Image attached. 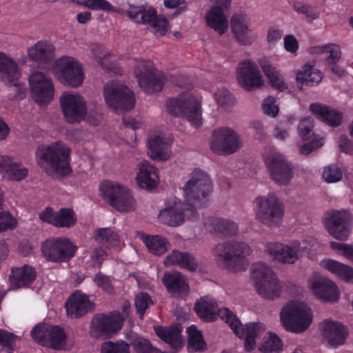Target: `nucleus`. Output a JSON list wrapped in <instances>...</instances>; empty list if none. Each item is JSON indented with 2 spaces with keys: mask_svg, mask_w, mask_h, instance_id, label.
Returning <instances> with one entry per match:
<instances>
[{
  "mask_svg": "<svg viewBox=\"0 0 353 353\" xmlns=\"http://www.w3.org/2000/svg\"><path fill=\"white\" fill-rule=\"evenodd\" d=\"M215 262L222 268L236 273L245 271L252 252L250 245L242 241H228L217 243L212 250Z\"/></svg>",
  "mask_w": 353,
  "mask_h": 353,
  "instance_id": "nucleus-1",
  "label": "nucleus"
},
{
  "mask_svg": "<svg viewBox=\"0 0 353 353\" xmlns=\"http://www.w3.org/2000/svg\"><path fill=\"white\" fill-rule=\"evenodd\" d=\"M70 148L62 142L39 147L36 155L38 163L50 175L65 176L71 172L69 165Z\"/></svg>",
  "mask_w": 353,
  "mask_h": 353,
  "instance_id": "nucleus-2",
  "label": "nucleus"
},
{
  "mask_svg": "<svg viewBox=\"0 0 353 353\" xmlns=\"http://www.w3.org/2000/svg\"><path fill=\"white\" fill-rule=\"evenodd\" d=\"M251 279L257 293L268 300L279 298L290 285V283L279 281L273 270L262 262L252 265Z\"/></svg>",
  "mask_w": 353,
  "mask_h": 353,
  "instance_id": "nucleus-3",
  "label": "nucleus"
},
{
  "mask_svg": "<svg viewBox=\"0 0 353 353\" xmlns=\"http://www.w3.org/2000/svg\"><path fill=\"white\" fill-rule=\"evenodd\" d=\"M280 319L286 330L301 333L307 330L312 324L313 314L311 308L304 301L292 300L282 307Z\"/></svg>",
  "mask_w": 353,
  "mask_h": 353,
  "instance_id": "nucleus-4",
  "label": "nucleus"
},
{
  "mask_svg": "<svg viewBox=\"0 0 353 353\" xmlns=\"http://www.w3.org/2000/svg\"><path fill=\"white\" fill-rule=\"evenodd\" d=\"M315 243L314 240L310 241L295 240L288 243L271 241L265 244L264 250L272 260L281 264L292 265L307 254Z\"/></svg>",
  "mask_w": 353,
  "mask_h": 353,
  "instance_id": "nucleus-5",
  "label": "nucleus"
},
{
  "mask_svg": "<svg viewBox=\"0 0 353 353\" xmlns=\"http://www.w3.org/2000/svg\"><path fill=\"white\" fill-rule=\"evenodd\" d=\"M167 111L187 119L195 128L202 124L201 102L190 92H183L166 101Z\"/></svg>",
  "mask_w": 353,
  "mask_h": 353,
  "instance_id": "nucleus-6",
  "label": "nucleus"
},
{
  "mask_svg": "<svg viewBox=\"0 0 353 353\" xmlns=\"http://www.w3.org/2000/svg\"><path fill=\"white\" fill-rule=\"evenodd\" d=\"M100 190L103 198L117 211L128 213L136 210V200L128 187L105 181L101 184Z\"/></svg>",
  "mask_w": 353,
  "mask_h": 353,
  "instance_id": "nucleus-7",
  "label": "nucleus"
},
{
  "mask_svg": "<svg viewBox=\"0 0 353 353\" xmlns=\"http://www.w3.org/2000/svg\"><path fill=\"white\" fill-rule=\"evenodd\" d=\"M263 159L270 179L279 185H288L294 177L293 166L287 158L274 148H267Z\"/></svg>",
  "mask_w": 353,
  "mask_h": 353,
  "instance_id": "nucleus-8",
  "label": "nucleus"
},
{
  "mask_svg": "<svg viewBox=\"0 0 353 353\" xmlns=\"http://www.w3.org/2000/svg\"><path fill=\"white\" fill-rule=\"evenodd\" d=\"M212 190L209 176L200 170H195L183 186L185 200L194 209L204 203Z\"/></svg>",
  "mask_w": 353,
  "mask_h": 353,
  "instance_id": "nucleus-9",
  "label": "nucleus"
},
{
  "mask_svg": "<svg viewBox=\"0 0 353 353\" xmlns=\"http://www.w3.org/2000/svg\"><path fill=\"white\" fill-rule=\"evenodd\" d=\"M255 217L268 227H278L283 220L284 211L274 194L258 196L253 201Z\"/></svg>",
  "mask_w": 353,
  "mask_h": 353,
  "instance_id": "nucleus-10",
  "label": "nucleus"
},
{
  "mask_svg": "<svg viewBox=\"0 0 353 353\" xmlns=\"http://www.w3.org/2000/svg\"><path fill=\"white\" fill-rule=\"evenodd\" d=\"M195 311L198 316L206 321H212L219 316L229 324L236 335L242 336L238 330L239 320L226 307L218 308L216 301L211 296H204L195 303Z\"/></svg>",
  "mask_w": 353,
  "mask_h": 353,
  "instance_id": "nucleus-11",
  "label": "nucleus"
},
{
  "mask_svg": "<svg viewBox=\"0 0 353 353\" xmlns=\"http://www.w3.org/2000/svg\"><path fill=\"white\" fill-rule=\"evenodd\" d=\"M52 72L61 83L72 88L80 86L84 80L82 65L72 57L63 56L57 59Z\"/></svg>",
  "mask_w": 353,
  "mask_h": 353,
  "instance_id": "nucleus-12",
  "label": "nucleus"
},
{
  "mask_svg": "<svg viewBox=\"0 0 353 353\" xmlns=\"http://www.w3.org/2000/svg\"><path fill=\"white\" fill-rule=\"evenodd\" d=\"M103 97L106 104L117 112L130 110L135 104L134 94L117 81L108 82L104 85Z\"/></svg>",
  "mask_w": 353,
  "mask_h": 353,
  "instance_id": "nucleus-13",
  "label": "nucleus"
},
{
  "mask_svg": "<svg viewBox=\"0 0 353 353\" xmlns=\"http://www.w3.org/2000/svg\"><path fill=\"white\" fill-rule=\"evenodd\" d=\"M196 216V210L186 201L174 199L162 209L158 215L159 221L165 225L176 227L182 224L186 219H193Z\"/></svg>",
  "mask_w": 353,
  "mask_h": 353,
  "instance_id": "nucleus-14",
  "label": "nucleus"
},
{
  "mask_svg": "<svg viewBox=\"0 0 353 353\" xmlns=\"http://www.w3.org/2000/svg\"><path fill=\"white\" fill-rule=\"evenodd\" d=\"M210 145V149L215 154L229 155L241 148L242 141L235 130L223 127L213 131Z\"/></svg>",
  "mask_w": 353,
  "mask_h": 353,
  "instance_id": "nucleus-15",
  "label": "nucleus"
},
{
  "mask_svg": "<svg viewBox=\"0 0 353 353\" xmlns=\"http://www.w3.org/2000/svg\"><path fill=\"white\" fill-rule=\"evenodd\" d=\"M352 223L351 213L345 209L331 210L325 213L324 224L328 233L339 241L347 239Z\"/></svg>",
  "mask_w": 353,
  "mask_h": 353,
  "instance_id": "nucleus-16",
  "label": "nucleus"
},
{
  "mask_svg": "<svg viewBox=\"0 0 353 353\" xmlns=\"http://www.w3.org/2000/svg\"><path fill=\"white\" fill-rule=\"evenodd\" d=\"M77 247L67 238H52L42 243L41 250L43 256L52 262H65L72 259Z\"/></svg>",
  "mask_w": 353,
  "mask_h": 353,
  "instance_id": "nucleus-17",
  "label": "nucleus"
},
{
  "mask_svg": "<svg viewBox=\"0 0 353 353\" xmlns=\"http://www.w3.org/2000/svg\"><path fill=\"white\" fill-rule=\"evenodd\" d=\"M134 67L139 85L145 92L154 93L163 89V78L150 61H136Z\"/></svg>",
  "mask_w": 353,
  "mask_h": 353,
  "instance_id": "nucleus-18",
  "label": "nucleus"
},
{
  "mask_svg": "<svg viewBox=\"0 0 353 353\" xmlns=\"http://www.w3.org/2000/svg\"><path fill=\"white\" fill-rule=\"evenodd\" d=\"M60 107L65 119L70 123H79L87 114L83 97L72 92H64L59 99Z\"/></svg>",
  "mask_w": 353,
  "mask_h": 353,
  "instance_id": "nucleus-19",
  "label": "nucleus"
},
{
  "mask_svg": "<svg viewBox=\"0 0 353 353\" xmlns=\"http://www.w3.org/2000/svg\"><path fill=\"white\" fill-rule=\"evenodd\" d=\"M236 77L239 84L248 91L259 88L264 84L263 77L258 65L251 60H245L238 64Z\"/></svg>",
  "mask_w": 353,
  "mask_h": 353,
  "instance_id": "nucleus-20",
  "label": "nucleus"
},
{
  "mask_svg": "<svg viewBox=\"0 0 353 353\" xmlns=\"http://www.w3.org/2000/svg\"><path fill=\"white\" fill-rule=\"evenodd\" d=\"M28 79L32 97L37 103H46L52 99L54 89L50 77L41 72L35 71Z\"/></svg>",
  "mask_w": 353,
  "mask_h": 353,
  "instance_id": "nucleus-21",
  "label": "nucleus"
},
{
  "mask_svg": "<svg viewBox=\"0 0 353 353\" xmlns=\"http://www.w3.org/2000/svg\"><path fill=\"white\" fill-rule=\"evenodd\" d=\"M128 15L137 23L148 24L150 30L157 37L163 36L168 31V21L158 17L154 9H132L128 12Z\"/></svg>",
  "mask_w": 353,
  "mask_h": 353,
  "instance_id": "nucleus-22",
  "label": "nucleus"
},
{
  "mask_svg": "<svg viewBox=\"0 0 353 353\" xmlns=\"http://www.w3.org/2000/svg\"><path fill=\"white\" fill-rule=\"evenodd\" d=\"M230 28L234 39L243 46L251 45L254 37L252 34L248 17L242 12L234 13L230 19Z\"/></svg>",
  "mask_w": 353,
  "mask_h": 353,
  "instance_id": "nucleus-23",
  "label": "nucleus"
},
{
  "mask_svg": "<svg viewBox=\"0 0 353 353\" xmlns=\"http://www.w3.org/2000/svg\"><path fill=\"white\" fill-rule=\"evenodd\" d=\"M310 288L313 294L325 302H336L340 292L334 281L322 276H315L310 280Z\"/></svg>",
  "mask_w": 353,
  "mask_h": 353,
  "instance_id": "nucleus-24",
  "label": "nucleus"
},
{
  "mask_svg": "<svg viewBox=\"0 0 353 353\" xmlns=\"http://www.w3.org/2000/svg\"><path fill=\"white\" fill-rule=\"evenodd\" d=\"M147 148L148 154L153 160L163 161L171 156L170 141L162 132L150 134Z\"/></svg>",
  "mask_w": 353,
  "mask_h": 353,
  "instance_id": "nucleus-25",
  "label": "nucleus"
},
{
  "mask_svg": "<svg viewBox=\"0 0 353 353\" xmlns=\"http://www.w3.org/2000/svg\"><path fill=\"white\" fill-rule=\"evenodd\" d=\"M28 170L10 155L0 154V175L8 181H21L26 178Z\"/></svg>",
  "mask_w": 353,
  "mask_h": 353,
  "instance_id": "nucleus-26",
  "label": "nucleus"
},
{
  "mask_svg": "<svg viewBox=\"0 0 353 353\" xmlns=\"http://www.w3.org/2000/svg\"><path fill=\"white\" fill-rule=\"evenodd\" d=\"M65 305L68 316L74 319L92 312L94 308V303L88 296L79 291L71 294Z\"/></svg>",
  "mask_w": 353,
  "mask_h": 353,
  "instance_id": "nucleus-27",
  "label": "nucleus"
},
{
  "mask_svg": "<svg viewBox=\"0 0 353 353\" xmlns=\"http://www.w3.org/2000/svg\"><path fill=\"white\" fill-rule=\"evenodd\" d=\"M124 318L119 312H112L108 315L99 314L92 320L93 328L106 335H112L121 330Z\"/></svg>",
  "mask_w": 353,
  "mask_h": 353,
  "instance_id": "nucleus-28",
  "label": "nucleus"
},
{
  "mask_svg": "<svg viewBox=\"0 0 353 353\" xmlns=\"http://www.w3.org/2000/svg\"><path fill=\"white\" fill-rule=\"evenodd\" d=\"M321 329L324 339L333 347L343 344L347 335V328L337 321L327 320L322 323Z\"/></svg>",
  "mask_w": 353,
  "mask_h": 353,
  "instance_id": "nucleus-29",
  "label": "nucleus"
},
{
  "mask_svg": "<svg viewBox=\"0 0 353 353\" xmlns=\"http://www.w3.org/2000/svg\"><path fill=\"white\" fill-rule=\"evenodd\" d=\"M162 282L168 292L174 296H186L190 290L187 278L179 272H165Z\"/></svg>",
  "mask_w": 353,
  "mask_h": 353,
  "instance_id": "nucleus-30",
  "label": "nucleus"
},
{
  "mask_svg": "<svg viewBox=\"0 0 353 353\" xmlns=\"http://www.w3.org/2000/svg\"><path fill=\"white\" fill-rule=\"evenodd\" d=\"M137 181L141 188L154 189L158 183L159 176L157 168L147 161L137 165Z\"/></svg>",
  "mask_w": 353,
  "mask_h": 353,
  "instance_id": "nucleus-31",
  "label": "nucleus"
},
{
  "mask_svg": "<svg viewBox=\"0 0 353 353\" xmlns=\"http://www.w3.org/2000/svg\"><path fill=\"white\" fill-rule=\"evenodd\" d=\"M319 265L345 283L353 284V268L331 259L322 260Z\"/></svg>",
  "mask_w": 353,
  "mask_h": 353,
  "instance_id": "nucleus-32",
  "label": "nucleus"
},
{
  "mask_svg": "<svg viewBox=\"0 0 353 353\" xmlns=\"http://www.w3.org/2000/svg\"><path fill=\"white\" fill-rule=\"evenodd\" d=\"M20 76L17 63L6 53L0 51V79L16 86Z\"/></svg>",
  "mask_w": 353,
  "mask_h": 353,
  "instance_id": "nucleus-33",
  "label": "nucleus"
},
{
  "mask_svg": "<svg viewBox=\"0 0 353 353\" xmlns=\"http://www.w3.org/2000/svg\"><path fill=\"white\" fill-rule=\"evenodd\" d=\"M207 230L223 236H232L238 232V226L232 221L219 218H208L204 223Z\"/></svg>",
  "mask_w": 353,
  "mask_h": 353,
  "instance_id": "nucleus-34",
  "label": "nucleus"
},
{
  "mask_svg": "<svg viewBox=\"0 0 353 353\" xmlns=\"http://www.w3.org/2000/svg\"><path fill=\"white\" fill-rule=\"evenodd\" d=\"M36 277L35 270L29 265L15 268L10 275V289H17L30 284Z\"/></svg>",
  "mask_w": 353,
  "mask_h": 353,
  "instance_id": "nucleus-35",
  "label": "nucleus"
},
{
  "mask_svg": "<svg viewBox=\"0 0 353 353\" xmlns=\"http://www.w3.org/2000/svg\"><path fill=\"white\" fill-rule=\"evenodd\" d=\"M238 330L242 332L241 336L237 335L239 338L245 336V349L249 352L255 348V339L265 331V326L261 323H252L245 325V327H244L240 323L238 325Z\"/></svg>",
  "mask_w": 353,
  "mask_h": 353,
  "instance_id": "nucleus-36",
  "label": "nucleus"
},
{
  "mask_svg": "<svg viewBox=\"0 0 353 353\" xmlns=\"http://www.w3.org/2000/svg\"><path fill=\"white\" fill-rule=\"evenodd\" d=\"M156 334L163 341L174 349L182 347L183 339L181 335V327L179 325L172 327L155 326Z\"/></svg>",
  "mask_w": 353,
  "mask_h": 353,
  "instance_id": "nucleus-37",
  "label": "nucleus"
},
{
  "mask_svg": "<svg viewBox=\"0 0 353 353\" xmlns=\"http://www.w3.org/2000/svg\"><path fill=\"white\" fill-rule=\"evenodd\" d=\"M54 50V46L52 43L39 41L29 48L28 55L35 61L46 63L53 57Z\"/></svg>",
  "mask_w": 353,
  "mask_h": 353,
  "instance_id": "nucleus-38",
  "label": "nucleus"
},
{
  "mask_svg": "<svg viewBox=\"0 0 353 353\" xmlns=\"http://www.w3.org/2000/svg\"><path fill=\"white\" fill-rule=\"evenodd\" d=\"M164 264L166 266L179 265L190 271H194L197 268V263L190 254L178 250H173L170 253L166 256Z\"/></svg>",
  "mask_w": 353,
  "mask_h": 353,
  "instance_id": "nucleus-39",
  "label": "nucleus"
},
{
  "mask_svg": "<svg viewBox=\"0 0 353 353\" xmlns=\"http://www.w3.org/2000/svg\"><path fill=\"white\" fill-rule=\"evenodd\" d=\"M205 20L209 27L220 35L228 28V20L219 7H212L206 14Z\"/></svg>",
  "mask_w": 353,
  "mask_h": 353,
  "instance_id": "nucleus-40",
  "label": "nucleus"
},
{
  "mask_svg": "<svg viewBox=\"0 0 353 353\" xmlns=\"http://www.w3.org/2000/svg\"><path fill=\"white\" fill-rule=\"evenodd\" d=\"M310 111L318 118L332 126L340 125L342 116L340 112L330 109L327 106L318 103H312L310 106Z\"/></svg>",
  "mask_w": 353,
  "mask_h": 353,
  "instance_id": "nucleus-41",
  "label": "nucleus"
},
{
  "mask_svg": "<svg viewBox=\"0 0 353 353\" xmlns=\"http://www.w3.org/2000/svg\"><path fill=\"white\" fill-rule=\"evenodd\" d=\"M263 72L269 79L271 85L279 91L288 89V85L278 70L265 59L259 62Z\"/></svg>",
  "mask_w": 353,
  "mask_h": 353,
  "instance_id": "nucleus-42",
  "label": "nucleus"
},
{
  "mask_svg": "<svg viewBox=\"0 0 353 353\" xmlns=\"http://www.w3.org/2000/svg\"><path fill=\"white\" fill-rule=\"evenodd\" d=\"M141 239L147 247L148 251L154 255L163 254L170 247L168 241L159 235L149 236L141 234Z\"/></svg>",
  "mask_w": 353,
  "mask_h": 353,
  "instance_id": "nucleus-43",
  "label": "nucleus"
},
{
  "mask_svg": "<svg viewBox=\"0 0 353 353\" xmlns=\"http://www.w3.org/2000/svg\"><path fill=\"white\" fill-rule=\"evenodd\" d=\"M50 331L46 347L57 350L65 349L67 335L63 329L50 325Z\"/></svg>",
  "mask_w": 353,
  "mask_h": 353,
  "instance_id": "nucleus-44",
  "label": "nucleus"
},
{
  "mask_svg": "<svg viewBox=\"0 0 353 353\" xmlns=\"http://www.w3.org/2000/svg\"><path fill=\"white\" fill-rule=\"evenodd\" d=\"M296 80L307 85L312 86L319 84L322 80L321 72L310 65H305L302 70L296 75Z\"/></svg>",
  "mask_w": 353,
  "mask_h": 353,
  "instance_id": "nucleus-45",
  "label": "nucleus"
},
{
  "mask_svg": "<svg viewBox=\"0 0 353 353\" xmlns=\"http://www.w3.org/2000/svg\"><path fill=\"white\" fill-rule=\"evenodd\" d=\"M93 237L96 241L110 247L116 246L119 242L118 234L109 228L96 230Z\"/></svg>",
  "mask_w": 353,
  "mask_h": 353,
  "instance_id": "nucleus-46",
  "label": "nucleus"
},
{
  "mask_svg": "<svg viewBox=\"0 0 353 353\" xmlns=\"http://www.w3.org/2000/svg\"><path fill=\"white\" fill-rule=\"evenodd\" d=\"M88 55L95 59L104 69L111 70L113 64L109 65L106 63V59L110 54L105 50L103 46L98 43H90L88 47Z\"/></svg>",
  "mask_w": 353,
  "mask_h": 353,
  "instance_id": "nucleus-47",
  "label": "nucleus"
},
{
  "mask_svg": "<svg viewBox=\"0 0 353 353\" xmlns=\"http://www.w3.org/2000/svg\"><path fill=\"white\" fill-rule=\"evenodd\" d=\"M281 347L280 339L276 334L268 332L263 336L262 343L259 345V350L263 353L278 352Z\"/></svg>",
  "mask_w": 353,
  "mask_h": 353,
  "instance_id": "nucleus-48",
  "label": "nucleus"
},
{
  "mask_svg": "<svg viewBox=\"0 0 353 353\" xmlns=\"http://www.w3.org/2000/svg\"><path fill=\"white\" fill-rule=\"evenodd\" d=\"M76 222L74 212L68 208H62L55 213L53 225L59 228H70Z\"/></svg>",
  "mask_w": 353,
  "mask_h": 353,
  "instance_id": "nucleus-49",
  "label": "nucleus"
},
{
  "mask_svg": "<svg viewBox=\"0 0 353 353\" xmlns=\"http://www.w3.org/2000/svg\"><path fill=\"white\" fill-rule=\"evenodd\" d=\"M214 96L219 105L226 110H230L236 104V99L226 88L219 89Z\"/></svg>",
  "mask_w": 353,
  "mask_h": 353,
  "instance_id": "nucleus-50",
  "label": "nucleus"
},
{
  "mask_svg": "<svg viewBox=\"0 0 353 353\" xmlns=\"http://www.w3.org/2000/svg\"><path fill=\"white\" fill-rule=\"evenodd\" d=\"M50 325L39 323L36 325L31 331L32 339L38 344L45 346L48 341Z\"/></svg>",
  "mask_w": 353,
  "mask_h": 353,
  "instance_id": "nucleus-51",
  "label": "nucleus"
},
{
  "mask_svg": "<svg viewBox=\"0 0 353 353\" xmlns=\"http://www.w3.org/2000/svg\"><path fill=\"white\" fill-rule=\"evenodd\" d=\"M188 334V345L195 351H199L204 349L205 342L203 340L202 334L194 325L187 329Z\"/></svg>",
  "mask_w": 353,
  "mask_h": 353,
  "instance_id": "nucleus-52",
  "label": "nucleus"
},
{
  "mask_svg": "<svg viewBox=\"0 0 353 353\" xmlns=\"http://www.w3.org/2000/svg\"><path fill=\"white\" fill-rule=\"evenodd\" d=\"M322 177L327 183H336L343 177L341 168L336 164H330L324 167Z\"/></svg>",
  "mask_w": 353,
  "mask_h": 353,
  "instance_id": "nucleus-53",
  "label": "nucleus"
},
{
  "mask_svg": "<svg viewBox=\"0 0 353 353\" xmlns=\"http://www.w3.org/2000/svg\"><path fill=\"white\" fill-rule=\"evenodd\" d=\"M293 8L297 13L303 14L309 22H312L319 17V12L310 5L302 2H296Z\"/></svg>",
  "mask_w": 353,
  "mask_h": 353,
  "instance_id": "nucleus-54",
  "label": "nucleus"
},
{
  "mask_svg": "<svg viewBox=\"0 0 353 353\" xmlns=\"http://www.w3.org/2000/svg\"><path fill=\"white\" fill-rule=\"evenodd\" d=\"M152 304L151 297L147 293L140 292L135 296L134 305L141 319H143L145 310Z\"/></svg>",
  "mask_w": 353,
  "mask_h": 353,
  "instance_id": "nucleus-55",
  "label": "nucleus"
},
{
  "mask_svg": "<svg viewBox=\"0 0 353 353\" xmlns=\"http://www.w3.org/2000/svg\"><path fill=\"white\" fill-rule=\"evenodd\" d=\"M137 353H160L159 349L152 346L149 341L145 339L137 337L130 341Z\"/></svg>",
  "mask_w": 353,
  "mask_h": 353,
  "instance_id": "nucleus-56",
  "label": "nucleus"
},
{
  "mask_svg": "<svg viewBox=\"0 0 353 353\" xmlns=\"http://www.w3.org/2000/svg\"><path fill=\"white\" fill-rule=\"evenodd\" d=\"M92 10H110L111 5L105 0H72Z\"/></svg>",
  "mask_w": 353,
  "mask_h": 353,
  "instance_id": "nucleus-57",
  "label": "nucleus"
},
{
  "mask_svg": "<svg viewBox=\"0 0 353 353\" xmlns=\"http://www.w3.org/2000/svg\"><path fill=\"white\" fill-rule=\"evenodd\" d=\"M314 128L313 119L310 117H305L301 120L298 126L299 136L303 139H308L312 134Z\"/></svg>",
  "mask_w": 353,
  "mask_h": 353,
  "instance_id": "nucleus-58",
  "label": "nucleus"
},
{
  "mask_svg": "<svg viewBox=\"0 0 353 353\" xmlns=\"http://www.w3.org/2000/svg\"><path fill=\"white\" fill-rule=\"evenodd\" d=\"M93 281L98 287L102 288L108 294L114 293V288L112 285L111 280L108 276L101 273H97L94 275Z\"/></svg>",
  "mask_w": 353,
  "mask_h": 353,
  "instance_id": "nucleus-59",
  "label": "nucleus"
},
{
  "mask_svg": "<svg viewBox=\"0 0 353 353\" xmlns=\"http://www.w3.org/2000/svg\"><path fill=\"white\" fill-rule=\"evenodd\" d=\"M17 221L7 211L0 212V232L12 230L15 228Z\"/></svg>",
  "mask_w": 353,
  "mask_h": 353,
  "instance_id": "nucleus-60",
  "label": "nucleus"
},
{
  "mask_svg": "<svg viewBox=\"0 0 353 353\" xmlns=\"http://www.w3.org/2000/svg\"><path fill=\"white\" fill-rule=\"evenodd\" d=\"M263 110L265 114L274 117L278 114L279 107L276 103V99L273 97H267L263 104Z\"/></svg>",
  "mask_w": 353,
  "mask_h": 353,
  "instance_id": "nucleus-61",
  "label": "nucleus"
},
{
  "mask_svg": "<svg viewBox=\"0 0 353 353\" xmlns=\"http://www.w3.org/2000/svg\"><path fill=\"white\" fill-rule=\"evenodd\" d=\"M326 54H328V56L325 58V61L330 65L335 64L341 59L340 48L335 44L329 43Z\"/></svg>",
  "mask_w": 353,
  "mask_h": 353,
  "instance_id": "nucleus-62",
  "label": "nucleus"
},
{
  "mask_svg": "<svg viewBox=\"0 0 353 353\" xmlns=\"http://www.w3.org/2000/svg\"><path fill=\"white\" fill-rule=\"evenodd\" d=\"M323 145L322 138L319 139H314L311 142L305 143L300 147V152L303 154H309L313 150L320 148Z\"/></svg>",
  "mask_w": 353,
  "mask_h": 353,
  "instance_id": "nucleus-63",
  "label": "nucleus"
},
{
  "mask_svg": "<svg viewBox=\"0 0 353 353\" xmlns=\"http://www.w3.org/2000/svg\"><path fill=\"white\" fill-rule=\"evenodd\" d=\"M107 256L106 251L102 248H94L90 255L93 265H101Z\"/></svg>",
  "mask_w": 353,
  "mask_h": 353,
  "instance_id": "nucleus-64",
  "label": "nucleus"
}]
</instances>
